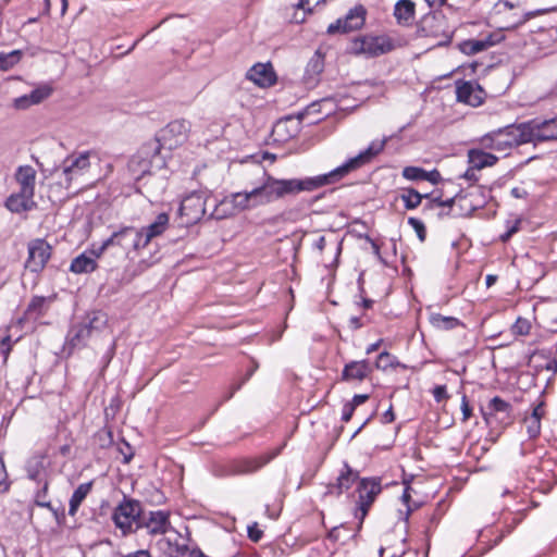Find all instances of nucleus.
I'll use <instances>...</instances> for the list:
<instances>
[{"label":"nucleus","mask_w":557,"mask_h":557,"mask_svg":"<svg viewBox=\"0 0 557 557\" xmlns=\"http://www.w3.org/2000/svg\"><path fill=\"white\" fill-rule=\"evenodd\" d=\"M385 144V139L372 141L364 151H361L358 156L349 159L347 162L326 174L301 180H278L281 198L286 195H295L301 191H313L320 187L338 182L349 172L369 163L377 153L384 149Z\"/></svg>","instance_id":"obj_1"},{"label":"nucleus","mask_w":557,"mask_h":557,"mask_svg":"<svg viewBox=\"0 0 557 557\" xmlns=\"http://www.w3.org/2000/svg\"><path fill=\"white\" fill-rule=\"evenodd\" d=\"M398 46V41L388 35H367L352 40L350 52L375 58L395 50Z\"/></svg>","instance_id":"obj_2"},{"label":"nucleus","mask_w":557,"mask_h":557,"mask_svg":"<svg viewBox=\"0 0 557 557\" xmlns=\"http://www.w3.org/2000/svg\"><path fill=\"white\" fill-rule=\"evenodd\" d=\"M281 453V448L263 453L253 457H242L230 460L219 473L220 476L253 474L273 460Z\"/></svg>","instance_id":"obj_3"},{"label":"nucleus","mask_w":557,"mask_h":557,"mask_svg":"<svg viewBox=\"0 0 557 557\" xmlns=\"http://www.w3.org/2000/svg\"><path fill=\"white\" fill-rule=\"evenodd\" d=\"M111 246H120L126 252H129L131 250L138 251L144 249L148 246V244L145 243L144 233L140 228L125 226L120 231L114 232L108 239L102 243L96 253V257L102 255L103 251Z\"/></svg>","instance_id":"obj_4"},{"label":"nucleus","mask_w":557,"mask_h":557,"mask_svg":"<svg viewBox=\"0 0 557 557\" xmlns=\"http://www.w3.org/2000/svg\"><path fill=\"white\" fill-rule=\"evenodd\" d=\"M140 503L135 499L124 498V500L114 509L112 519L123 535L133 533L140 527Z\"/></svg>","instance_id":"obj_5"},{"label":"nucleus","mask_w":557,"mask_h":557,"mask_svg":"<svg viewBox=\"0 0 557 557\" xmlns=\"http://www.w3.org/2000/svg\"><path fill=\"white\" fill-rule=\"evenodd\" d=\"M495 133V147L498 152H506L507 150L531 143L530 133L528 129L527 122L509 125L505 128L498 129Z\"/></svg>","instance_id":"obj_6"},{"label":"nucleus","mask_w":557,"mask_h":557,"mask_svg":"<svg viewBox=\"0 0 557 557\" xmlns=\"http://www.w3.org/2000/svg\"><path fill=\"white\" fill-rule=\"evenodd\" d=\"M516 8H518V4H515L508 0H502L494 5L491 17L494 20L496 24L499 25L502 29H511L523 24L529 18L535 16L537 13L544 12L537 11L528 12L523 14L512 13L506 16L508 12L512 11Z\"/></svg>","instance_id":"obj_7"},{"label":"nucleus","mask_w":557,"mask_h":557,"mask_svg":"<svg viewBox=\"0 0 557 557\" xmlns=\"http://www.w3.org/2000/svg\"><path fill=\"white\" fill-rule=\"evenodd\" d=\"M89 157V152L67 157L63 161L61 170L63 181L61 180L60 183L64 184L66 188H70L73 182L78 181L90 168Z\"/></svg>","instance_id":"obj_8"},{"label":"nucleus","mask_w":557,"mask_h":557,"mask_svg":"<svg viewBox=\"0 0 557 557\" xmlns=\"http://www.w3.org/2000/svg\"><path fill=\"white\" fill-rule=\"evenodd\" d=\"M27 250L25 268L35 273L42 271L51 257V246L45 239L36 238L28 243Z\"/></svg>","instance_id":"obj_9"},{"label":"nucleus","mask_w":557,"mask_h":557,"mask_svg":"<svg viewBox=\"0 0 557 557\" xmlns=\"http://www.w3.org/2000/svg\"><path fill=\"white\" fill-rule=\"evenodd\" d=\"M446 21L442 14H429L423 17L420 30L423 36L436 39L437 46L446 45L451 39V33L445 29Z\"/></svg>","instance_id":"obj_10"},{"label":"nucleus","mask_w":557,"mask_h":557,"mask_svg":"<svg viewBox=\"0 0 557 557\" xmlns=\"http://www.w3.org/2000/svg\"><path fill=\"white\" fill-rule=\"evenodd\" d=\"M483 416L485 422L490 425L498 422L506 426L512 422V406L503 398L495 396L487 404Z\"/></svg>","instance_id":"obj_11"},{"label":"nucleus","mask_w":557,"mask_h":557,"mask_svg":"<svg viewBox=\"0 0 557 557\" xmlns=\"http://www.w3.org/2000/svg\"><path fill=\"white\" fill-rule=\"evenodd\" d=\"M190 132V122L187 120H174L170 122L161 132V140L169 149L182 145Z\"/></svg>","instance_id":"obj_12"},{"label":"nucleus","mask_w":557,"mask_h":557,"mask_svg":"<svg viewBox=\"0 0 557 557\" xmlns=\"http://www.w3.org/2000/svg\"><path fill=\"white\" fill-rule=\"evenodd\" d=\"M366 21V10L362 5L349 10L344 18H338L327 27L329 34L349 33L361 28Z\"/></svg>","instance_id":"obj_13"},{"label":"nucleus","mask_w":557,"mask_h":557,"mask_svg":"<svg viewBox=\"0 0 557 557\" xmlns=\"http://www.w3.org/2000/svg\"><path fill=\"white\" fill-rule=\"evenodd\" d=\"M531 143L557 140V115L555 117L527 122Z\"/></svg>","instance_id":"obj_14"},{"label":"nucleus","mask_w":557,"mask_h":557,"mask_svg":"<svg viewBox=\"0 0 557 557\" xmlns=\"http://www.w3.org/2000/svg\"><path fill=\"white\" fill-rule=\"evenodd\" d=\"M180 213L187 218V222L195 223L206 213V200L200 193H193L185 197L180 207Z\"/></svg>","instance_id":"obj_15"},{"label":"nucleus","mask_w":557,"mask_h":557,"mask_svg":"<svg viewBox=\"0 0 557 557\" xmlns=\"http://www.w3.org/2000/svg\"><path fill=\"white\" fill-rule=\"evenodd\" d=\"M381 482L377 479H362L358 485L361 519L367 515L371 504L381 493Z\"/></svg>","instance_id":"obj_16"},{"label":"nucleus","mask_w":557,"mask_h":557,"mask_svg":"<svg viewBox=\"0 0 557 557\" xmlns=\"http://www.w3.org/2000/svg\"><path fill=\"white\" fill-rule=\"evenodd\" d=\"M301 116H287L277 121L272 129L277 141H287L300 132Z\"/></svg>","instance_id":"obj_17"},{"label":"nucleus","mask_w":557,"mask_h":557,"mask_svg":"<svg viewBox=\"0 0 557 557\" xmlns=\"http://www.w3.org/2000/svg\"><path fill=\"white\" fill-rule=\"evenodd\" d=\"M149 534H165L171 529L169 512L163 510L150 511L148 517H144L140 521Z\"/></svg>","instance_id":"obj_18"},{"label":"nucleus","mask_w":557,"mask_h":557,"mask_svg":"<svg viewBox=\"0 0 557 557\" xmlns=\"http://www.w3.org/2000/svg\"><path fill=\"white\" fill-rule=\"evenodd\" d=\"M457 99L472 107H478L483 102L484 91L480 85L472 82H462L457 85L456 89Z\"/></svg>","instance_id":"obj_19"},{"label":"nucleus","mask_w":557,"mask_h":557,"mask_svg":"<svg viewBox=\"0 0 557 557\" xmlns=\"http://www.w3.org/2000/svg\"><path fill=\"white\" fill-rule=\"evenodd\" d=\"M35 194L17 190L11 194L5 200V208L12 213H23L36 207Z\"/></svg>","instance_id":"obj_20"},{"label":"nucleus","mask_w":557,"mask_h":557,"mask_svg":"<svg viewBox=\"0 0 557 557\" xmlns=\"http://www.w3.org/2000/svg\"><path fill=\"white\" fill-rule=\"evenodd\" d=\"M49 462L45 455H35L26 463V472L30 480L38 482L49 481Z\"/></svg>","instance_id":"obj_21"},{"label":"nucleus","mask_w":557,"mask_h":557,"mask_svg":"<svg viewBox=\"0 0 557 557\" xmlns=\"http://www.w3.org/2000/svg\"><path fill=\"white\" fill-rule=\"evenodd\" d=\"M259 206L270 203L281 198L278 180L267 176L263 183L253 188Z\"/></svg>","instance_id":"obj_22"},{"label":"nucleus","mask_w":557,"mask_h":557,"mask_svg":"<svg viewBox=\"0 0 557 557\" xmlns=\"http://www.w3.org/2000/svg\"><path fill=\"white\" fill-rule=\"evenodd\" d=\"M371 371L372 368L368 360L350 361L343 369L342 380L361 382L370 375Z\"/></svg>","instance_id":"obj_23"},{"label":"nucleus","mask_w":557,"mask_h":557,"mask_svg":"<svg viewBox=\"0 0 557 557\" xmlns=\"http://www.w3.org/2000/svg\"><path fill=\"white\" fill-rule=\"evenodd\" d=\"M36 176V170L32 165H20L14 173L18 190L35 194Z\"/></svg>","instance_id":"obj_24"},{"label":"nucleus","mask_w":557,"mask_h":557,"mask_svg":"<svg viewBox=\"0 0 557 557\" xmlns=\"http://www.w3.org/2000/svg\"><path fill=\"white\" fill-rule=\"evenodd\" d=\"M247 77L260 87H268L275 83V76L270 65L256 64L247 73Z\"/></svg>","instance_id":"obj_25"},{"label":"nucleus","mask_w":557,"mask_h":557,"mask_svg":"<svg viewBox=\"0 0 557 557\" xmlns=\"http://www.w3.org/2000/svg\"><path fill=\"white\" fill-rule=\"evenodd\" d=\"M468 160L473 169L482 170L484 168L493 166L498 161V158L481 148H472L468 151Z\"/></svg>","instance_id":"obj_26"},{"label":"nucleus","mask_w":557,"mask_h":557,"mask_svg":"<svg viewBox=\"0 0 557 557\" xmlns=\"http://www.w3.org/2000/svg\"><path fill=\"white\" fill-rule=\"evenodd\" d=\"M357 479L358 472L354 471L347 463H345L344 470L337 478V483L329 487V493L339 495L344 491L349 490Z\"/></svg>","instance_id":"obj_27"},{"label":"nucleus","mask_w":557,"mask_h":557,"mask_svg":"<svg viewBox=\"0 0 557 557\" xmlns=\"http://www.w3.org/2000/svg\"><path fill=\"white\" fill-rule=\"evenodd\" d=\"M169 214L163 212L158 214L151 224L146 227H141L140 230L144 233L145 243L149 245L154 237L162 235L169 226Z\"/></svg>","instance_id":"obj_28"},{"label":"nucleus","mask_w":557,"mask_h":557,"mask_svg":"<svg viewBox=\"0 0 557 557\" xmlns=\"http://www.w3.org/2000/svg\"><path fill=\"white\" fill-rule=\"evenodd\" d=\"M394 15L400 25H409L414 17V3L410 0H399L394 9Z\"/></svg>","instance_id":"obj_29"},{"label":"nucleus","mask_w":557,"mask_h":557,"mask_svg":"<svg viewBox=\"0 0 557 557\" xmlns=\"http://www.w3.org/2000/svg\"><path fill=\"white\" fill-rule=\"evenodd\" d=\"M231 203L235 209L239 211L248 210L259 206L253 189L250 191L235 193L231 195Z\"/></svg>","instance_id":"obj_30"},{"label":"nucleus","mask_w":557,"mask_h":557,"mask_svg":"<svg viewBox=\"0 0 557 557\" xmlns=\"http://www.w3.org/2000/svg\"><path fill=\"white\" fill-rule=\"evenodd\" d=\"M498 41L497 36L488 35L484 39H471L467 40L462 44L461 49L465 53L468 54H475L478 52H481L488 47L494 46Z\"/></svg>","instance_id":"obj_31"},{"label":"nucleus","mask_w":557,"mask_h":557,"mask_svg":"<svg viewBox=\"0 0 557 557\" xmlns=\"http://www.w3.org/2000/svg\"><path fill=\"white\" fill-rule=\"evenodd\" d=\"M92 487V482L82 483L77 486V488L74 491L71 499H70V508H69V515L75 516L81 504L84 502L86 496L90 493Z\"/></svg>","instance_id":"obj_32"},{"label":"nucleus","mask_w":557,"mask_h":557,"mask_svg":"<svg viewBox=\"0 0 557 557\" xmlns=\"http://www.w3.org/2000/svg\"><path fill=\"white\" fill-rule=\"evenodd\" d=\"M324 69L323 58L317 52L306 66L305 78L308 84H313Z\"/></svg>","instance_id":"obj_33"},{"label":"nucleus","mask_w":557,"mask_h":557,"mask_svg":"<svg viewBox=\"0 0 557 557\" xmlns=\"http://www.w3.org/2000/svg\"><path fill=\"white\" fill-rule=\"evenodd\" d=\"M556 36L554 28L540 29L531 37V44L539 46L541 51H545L552 47Z\"/></svg>","instance_id":"obj_34"},{"label":"nucleus","mask_w":557,"mask_h":557,"mask_svg":"<svg viewBox=\"0 0 557 557\" xmlns=\"http://www.w3.org/2000/svg\"><path fill=\"white\" fill-rule=\"evenodd\" d=\"M96 267V260L92 257L82 253L72 261L70 270L74 273H88L92 272Z\"/></svg>","instance_id":"obj_35"},{"label":"nucleus","mask_w":557,"mask_h":557,"mask_svg":"<svg viewBox=\"0 0 557 557\" xmlns=\"http://www.w3.org/2000/svg\"><path fill=\"white\" fill-rule=\"evenodd\" d=\"M430 323L433 327L442 331H448L460 325V321L454 317H445L440 313H432L430 315Z\"/></svg>","instance_id":"obj_36"},{"label":"nucleus","mask_w":557,"mask_h":557,"mask_svg":"<svg viewBox=\"0 0 557 557\" xmlns=\"http://www.w3.org/2000/svg\"><path fill=\"white\" fill-rule=\"evenodd\" d=\"M423 198H431L430 195H421L419 191H417L413 188L404 189V191L400 195V199L405 203L406 209L412 210L418 208Z\"/></svg>","instance_id":"obj_37"},{"label":"nucleus","mask_w":557,"mask_h":557,"mask_svg":"<svg viewBox=\"0 0 557 557\" xmlns=\"http://www.w3.org/2000/svg\"><path fill=\"white\" fill-rule=\"evenodd\" d=\"M47 299L45 297H34L27 306L25 315L29 319H37L41 317L46 311Z\"/></svg>","instance_id":"obj_38"},{"label":"nucleus","mask_w":557,"mask_h":557,"mask_svg":"<svg viewBox=\"0 0 557 557\" xmlns=\"http://www.w3.org/2000/svg\"><path fill=\"white\" fill-rule=\"evenodd\" d=\"M166 544L169 545V554L171 557H203L200 552H191L186 545H172L171 540H166Z\"/></svg>","instance_id":"obj_39"},{"label":"nucleus","mask_w":557,"mask_h":557,"mask_svg":"<svg viewBox=\"0 0 557 557\" xmlns=\"http://www.w3.org/2000/svg\"><path fill=\"white\" fill-rule=\"evenodd\" d=\"M107 324V317L101 311H94L88 315L87 327L92 333L94 331H100Z\"/></svg>","instance_id":"obj_40"},{"label":"nucleus","mask_w":557,"mask_h":557,"mask_svg":"<svg viewBox=\"0 0 557 557\" xmlns=\"http://www.w3.org/2000/svg\"><path fill=\"white\" fill-rule=\"evenodd\" d=\"M71 334V343L76 346L83 344L91 335V332L86 324H81L73 327Z\"/></svg>","instance_id":"obj_41"},{"label":"nucleus","mask_w":557,"mask_h":557,"mask_svg":"<svg viewBox=\"0 0 557 557\" xmlns=\"http://www.w3.org/2000/svg\"><path fill=\"white\" fill-rule=\"evenodd\" d=\"M21 59V51L14 50L10 53L0 52V70H9Z\"/></svg>","instance_id":"obj_42"},{"label":"nucleus","mask_w":557,"mask_h":557,"mask_svg":"<svg viewBox=\"0 0 557 557\" xmlns=\"http://www.w3.org/2000/svg\"><path fill=\"white\" fill-rule=\"evenodd\" d=\"M531 327V322L528 319L519 317L511 326V333L515 336H525L530 333Z\"/></svg>","instance_id":"obj_43"},{"label":"nucleus","mask_w":557,"mask_h":557,"mask_svg":"<svg viewBox=\"0 0 557 557\" xmlns=\"http://www.w3.org/2000/svg\"><path fill=\"white\" fill-rule=\"evenodd\" d=\"M42 487L37 492L35 496V503L39 507L52 509L51 503L47 499V493L50 481L41 482Z\"/></svg>","instance_id":"obj_44"},{"label":"nucleus","mask_w":557,"mask_h":557,"mask_svg":"<svg viewBox=\"0 0 557 557\" xmlns=\"http://www.w3.org/2000/svg\"><path fill=\"white\" fill-rule=\"evenodd\" d=\"M403 176L408 181H424L425 170L418 166H406Z\"/></svg>","instance_id":"obj_45"},{"label":"nucleus","mask_w":557,"mask_h":557,"mask_svg":"<svg viewBox=\"0 0 557 557\" xmlns=\"http://www.w3.org/2000/svg\"><path fill=\"white\" fill-rule=\"evenodd\" d=\"M524 425L527 428V433L530 438H535L541 433V421L537 418L527 417L524 419Z\"/></svg>","instance_id":"obj_46"},{"label":"nucleus","mask_w":557,"mask_h":557,"mask_svg":"<svg viewBox=\"0 0 557 557\" xmlns=\"http://www.w3.org/2000/svg\"><path fill=\"white\" fill-rule=\"evenodd\" d=\"M51 94V88L49 87H40L33 90L29 95L30 102L34 104L40 103L42 100L48 98Z\"/></svg>","instance_id":"obj_47"},{"label":"nucleus","mask_w":557,"mask_h":557,"mask_svg":"<svg viewBox=\"0 0 557 557\" xmlns=\"http://www.w3.org/2000/svg\"><path fill=\"white\" fill-rule=\"evenodd\" d=\"M393 359H394V357L391 354H388L386 351L381 352L377 357L375 366L377 369L386 370L388 368L394 367Z\"/></svg>","instance_id":"obj_48"},{"label":"nucleus","mask_w":557,"mask_h":557,"mask_svg":"<svg viewBox=\"0 0 557 557\" xmlns=\"http://www.w3.org/2000/svg\"><path fill=\"white\" fill-rule=\"evenodd\" d=\"M408 224L411 225V227L416 231L419 239L421 242H424L425 236H426V230H425L424 224L416 218H409Z\"/></svg>","instance_id":"obj_49"},{"label":"nucleus","mask_w":557,"mask_h":557,"mask_svg":"<svg viewBox=\"0 0 557 557\" xmlns=\"http://www.w3.org/2000/svg\"><path fill=\"white\" fill-rule=\"evenodd\" d=\"M10 487V482L8 480V472L4 466L3 457L0 455V491L7 492Z\"/></svg>","instance_id":"obj_50"},{"label":"nucleus","mask_w":557,"mask_h":557,"mask_svg":"<svg viewBox=\"0 0 557 557\" xmlns=\"http://www.w3.org/2000/svg\"><path fill=\"white\" fill-rule=\"evenodd\" d=\"M433 396H434V399L437 403H441V401L447 399L448 395H447V392H446V386L445 385H437V386H435L434 389H433Z\"/></svg>","instance_id":"obj_51"},{"label":"nucleus","mask_w":557,"mask_h":557,"mask_svg":"<svg viewBox=\"0 0 557 557\" xmlns=\"http://www.w3.org/2000/svg\"><path fill=\"white\" fill-rule=\"evenodd\" d=\"M461 411H462V421L465 422V421L469 420V418L472 414V409L469 405V401H468L466 395H463L461 398Z\"/></svg>","instance_id":"obj_52"},{"label":"nucleus","mask_w":557,"mask_h":557,"mask_svg":"<svg viewBox=\"0 0 557 557\" xmlns=\"http://www.w3.org/2000/svg\"><path fill=\"white\" fill-rule=\"evenodd\" d=\"M34 103L30 102L29 95H24L22 97H18L14 100V107L16 109H27Z\"/></svg>","instance_id":"obj_53"},{"label":"nucleus","mask_w":557,"mask_h":557,"mask_svg":"<svg viewBox=\"0 0 557 557\" xmlns=\"http://www.w3.org/2000/svg\"><path fill=\"white\" fill-rule=\"evenodd\" d=\"M481 145L485 149H492L496 151L495 147V133H491L481 139Z\"/></svg>","instance_id":"obj_54"},{"label":"nucleus","mask_w":557,"mask_h":557,"mask_svg":"<svg viewBox=\"0 0 557 557\" xmlns=\"http://www.w3.org/2000/svg\"><path fill=\"white\" fill-rule=\"evenodd\" d=\"M355 409L356 408L354 407V405H351L350 403H346L342 410V420L344 422L350 421V419L355 412Z\"/></svg>","instance_id":"obj_55"},{"label":"nucleus","mask_w":557,"mask_h":557,"mask_svg":"<svg viewBox=\"0 0 557 557\" xmlns=\"http://www.w3.org/2000/svg\"><path fill=\"white\" fill-rule=\"evenodd\" d=\"M520 228V220H516L515 223L500 236L502 242H507L513 234Z\"/></svg>","instance_id":"obj_56"},{"label":"nucleus","mask_w":557,"mask_h":557,"mask_svg":"<svg viewBox=\"0 0 557 557\" xmlns=\"http://www.w3.org/2000/svg\"><path fill=\"white\" fill-rule=\"evenodd\" d=\"M424 181L432 184H438L442 181V175L437 170H432L430 172L425 171Z\"/></svg>","instance_id":"obj_57"},{"label":"nucleus","mask_w":557,"mask_h":557,"mask_svg":"<svg viewBox=\"0 0 557 557\" xmlns=\"http://www.w3.org/2000/svg\"><path fill=\"white\" fill-rule=\"evenodd\" d=\"M248 536L252 542H258L262 537V531L255 524L248 528Z\"/></svg>","instance_id":"obj_58"},{"label":"nucleus","mask_w":557,"mask_h":557,"mask_svg":"<svg viewBox=\"0 0 557 557\" xmlns=\"http://www.w3.org/2000/svg\"><path fill=\"white\" fill-rule=\"evenodd\" d=\"M443 199L441 197V195H437V196H433L430 201L428 203L424 205L423 209L424 210H433L435 209L436 207H440V202H442Z\"/></svg>","instance_id":"obj_59"},{"label":"nucleus","mask_w":557,"mask_h":557,"mask_svg":"<svg viewBox=\"0 0 557 557\" xmlns=\"http://www.w3.org/2000/svg\"><path fill=\"white\" fill-rule=\"evenodd\" d=\"M366 324V321H363L362 318L360 317H351L349 319V326L352 329V330H358L360 329L361 326H363Z\"/></svg>","instance_id":"obj_60"},{"label":"nucleus","mask_w":557,"mask_h":557,"mask_svg":"<svg viewBox=\"0 0 557 557\" xmlns=\"http://www.w3.org/2000/svg\"><path fill=\"white\" fill-rule=\"evenodd\" d=\"M368 399H369V395H367V394H358V395H355L352 400L349 401V403L351 405H354V407L356 408L357 406L366 403Z\"/></svg>","instance_id":"obj_61"},{"label":"nucleus","mask_w":557,"mask_h":557,"mask_svg":"<svg viewBox=\"0 0 557 557\" xmlns=\"http://www.w3.org/2000/svg\"><path fill=\"white\" fill-rule=\"evenodd\" d=\"M544 414V408L543 404H539L532 411L530 418H537L539 421H541L542 417Z\"/></svg>","instance_id":"obj_62"},{"label":"nucleus","mask_w":557,"mask_h":557,"mask_svg":"<svg viewBox=\"0 0 557 557\" xmlns=\"http://www.w3.org/2000/svg\"><path fill=\"white\" fill-rule=\"evenodd\" d=\"M476 169H473L472 166L470 169H468L465 174H463V177L468 181H472V182H475L478 181V175H476Z\"/></svg>","instance_id":"obj_63"},{"label":"nucleus","mask_w":557,"mask_h":557,"mask_svg":"<svg viewBox=\"0 0 557 557\" xmlns=\"http://www.w3.org/2000/svg\"><path fill=\"white\" fill-rule=\"evenodd\" d=\"M125 557H151L150 553L146 549H139L137 552L131 553L126 555Z\"/></svg>","instance_id":"obj_64"}]
</instances>
